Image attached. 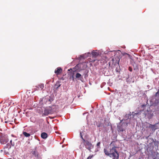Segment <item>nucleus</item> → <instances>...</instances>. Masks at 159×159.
<instances>
[{
    "label": "nucleus",
    "mask_w": 159,
    "mask_h": 159,
    "mask_svg": "<svg viewBox=\"0 0 159 159\" xmlns=\"http://www.w3.org/2000/svg\"><path fill=\"white\" fill-rule=\"evenodd\" d=\"M116 147L114 146L111 148H110L109 151L105 148L104 150V152L106 155L111 157H115L116 156H117V155H119V153L116 149Z\"/></svg>",
    "instance_id": "nucleus-1"
},
{
    "label": "nucleus",
    "mask_w": 159,
    "mask_h": 159,
    "mask_svg": "<svg viewBox=\"0 0 159 159\" xmlns=\"http://www.w3.org/2000/svg\"><path fill=\"white\" fill-rule=\"evenodd\" d=\"M56 110V106H49L45 108L44 113L42 114V116H46L50 114L53 113Z\"/></svg>",
    "instance_id": "nucleus-2"
},
{
    "label": "nucleus",
    "mask_w": 159,
    "mask_h": 159,
    "mask_svg": "<svg viewBox=\"0 0 159 159\" xmlns=\"http://www.w3.org/2000/svg\"><path fill=\"white\" fill-rule=\"evenodd\" d=\"M83 143L85 148L90 151L91 149L93 148L92 143L88 140H84V142Z\"/></svg>",
    "instance_id": "nucleus-3"
},
{
    "label": "nucleus",
    "mask_w": 159,
    "mask_h": 159,
    "mask_svg": "<svg viewBox=\"0 0 159 159\" xmlns=\"http://www.w3.org/2000/svg\"><path fill=\"white\" fill-rule=\"evenodd\" d=\"M11 136L12 138L10 140V143L12 146L13 147L15 146L16 142L17 141V139L16 136H14L13 134L11 135Z\"/></svg>",
    "instance_id": "nucleus-4"
},
{
    "label": "nucleus",
    "mask_w": 159,
    "mask_h": 159,
    "mask_svg": "<svg viewBox=\"0 0 159 159\" xmlns=\"http://www.w3.org/2000/svg\"><path fill=\"white\" fill-rule=\"evenodd\" d=\"M31 153L36 158H38L39 157V153L36 148L33 149Z\"/></svg>",
    "instance_id": "nucleus-5"
},
{
    "label": "nucleus",
    "mask_w": 159,
    "mask_h": 159,
    "mask_svg": "<svg viewBox=\"0 0 159 159\" xmlns=\"http://www.w3.org/2000/svg\"><path fill=\"white\" fill-rule=\"evenodd\" d=\"M62 71V69L60 67L56 68L54 71L55 73L57 75H59L61 74Z\"/></svg>",
    "instance_id": "nucleus-6"
},
{
    "label": "nucleus",
    "mask_w": 159,
    "mask_h": 159,
    "mask_svg": "<svg viewBox=\"0 0 159 159\" xmlns=\"http://www.w3.org/2000/svg\"><path fill=\"white\" fill-rule=\"evenodd\" d=\"M35 87L36 88L34 89L35 90H38L40 89L41 90L43 89V88L44 87V86L43 84H39L38 85L36 86Z\"/></svg>",
    "instance_id": "nucleus-7"
},
{
    "label": "nucleus",
    "mask_w": 159,
    "mask_h": 159,
    "mask_svg": "<svg viewBox=\"0 0 159 159\" xmlns=\"http://www.w3.org/2000/svg\"><path fill=\"white\" fill-rule=\"evenodd\" d=\"M117 130L118 131L123 132L125 130V127L123 125L117 126Z\"/></svg>",
    "instance_id": "nucleus-8"
},
{
    "label": "nucleus",
    "mask_w": 159,
    "mask_h": 159,
    "mask_svg": "<svg viewBox=\"0 0 159 159\" xmlns=\"http://www.w3.org/2000/svg\"><path fill=\"white\" fill-rule=\"evenodd\" d=\"M75 77L76 78L78 79V80H82V79H83V77L79 73H76Z\"/></svg>",
    "instance_id": "nucleus-9"
},
{
    "label": "nucleus",
    "mask_w": 159,
    "mask_h": 159,
    "mask_svg": "<svg viewBox=\"0 0 159 159\" xmlns=\"http://www.w3.org/2000/svg\"><path fill=\"white\" fill-rule=\"evenodd\" d=\"M92 54L93 57H95L99 55V53L97 50L95 51H93L92 52Z\"/></svg>",
    "instance_id": "nucleus-10"
},
{
    "label": "nucleus",
    "mask_w": 159,
    "mask_h": 159,
    "mask_svg": "<svg viewBox=\"0 0 159 159\" xmlns=\"http://www.w3.org/2000/svg\"><path fill=\"white\" fill-rule=\"evenodd\" d=\"M8 141L5 138H2L0 139V142L2 144H4L6 143Z\"/></svg>",
    "instance_id": "nucleus-11"
},
{
    "label": "nucleus",
    "mask_w": 159,
    "mask_h": 159,
    "mask_svg": "<svg viewBox=\"0 0 159 159\" xmlns=\"http://www.w3.org/2000/svg\"><path fill=\"white\" fill-rule=\"evenodd\" d=\"M48 137L47 134L45 132H43L41 134V137L43 139H46Z\"/></svg>",
    "instance_id": "nucleus-12"
},
{
    "label": "nucleus",
    "mask_w": 159,
    "mask_h": 159,
    "mask_svg": "<svg viewBox=\"0 0 159 159\" xmlns=\"http://www.w3.org/2000/svg\"><path fill=\"white\" fill-rule=\"evenodd\" d=\"M23 134L26 137H29L30 135V134L27 133L25 132H23Z\"/></svg>",
    "instance_id": "nucleus-13"
},
{
    "label": "nucleus",
    "mask_w": 159,
    "mask_h": 159,
    "mask_svg": "<svg viewBox=\"0 0 159 159\" xmlns=\"http://www.w3.org/2000/svg\"><path fill=\"white\" fill-rule=\"evenodd\" d=\"M61 84H59V83H57L55 85V87L56 89H57L58 88L60 87Z\"/></svg>",
    "instance_id": "nucleus-14"
},
{
    "label": "nucleus",
    "mask_w": 159,
    "mask_h": 159,
    "mask_svg": "<svg viewBox=\"0 0 159 159\" xmlns=\"http://www.w3.org/2000/svg\"><path fill=\"white\" fill-rule=\"evenodd\" d=\"M11 146H12V145L10 144V143L9 144V143H7L6 145V147L7 148H8V149H9V148H10L11 147Z\"/></svg>",
    "instance_id": "nucleus-15"
},
{
    "label": "nucleus",
    "mask_w": 159,
    "mask_h": 159,
    "mask_svg": "<svg viewBox=\"0 0 159 159\" xmlns=\"http://www.w3.org/2000/svg\"><path fill=\"white\" fill-rule=\"evenodd\" d=\"M80 137H81V138L82 139V140H83V142H84V140H85V139H84L83 136H82V133L81 132H80Z\"/></svg>",
    "instance_id": "nucleus-16"
},
{
    "label": "nucleus",
    "mask_w": 159,
    "mask_h": 159,
    "mask_svg": "<svg viewBox=\"0 0 159 159\" xmlns=\"http://www.w3.org/2000/svg\"><path fill=\"white\" fill-rule=\"evenodd\" d=\"M149 127H150L152 129H154L155 127V125H152L151 124H150V125Z\"/></svg>",
    "instance_id": "nucleus-17"
},
{
    "label": "nucleus",
    "mask_w": 159,
    "mask_h": 159,
    "mask_svg": "<svg viewBox=\"0 0 159 159\" xmlns=\"http://www.w3.org/2000/svg\"><path fill=\"white\" fill-rule=\"evenodd\" d=\"M100 143L99 142L97 143V146L98 148H100Z\"/></svg>",
    "instance_id": "nucleus-18"
},
{
    "label": "nucleus",
    "mask_w": 159,
    "mask_h": 159,
    "mask_svg": "<svg viewBox=\"0 0 159 159\" xmlns=\"http://www.w3.org/2000/svg\"><path fill=\"white\" fill-rule=\"evenodd\" d=\"M53 101V99L51 98H50L48 100V101L49 102H51Z\"/></svg>",
    "instance_id": "nucleus-19"
},
{
    "label": "nucleus",
    "mask_w": 159,
    "mask_h": 159,
    "mask_svg": "<svg viewBox=\"0 0 159 159\" xmlns=\"http://www.w3.org/2000/svg\"><path fill=\"white\" fill-rule=\"evenodd\" d=\"M112 159H119V155H117V156H116L115 157H113Z\"/></svg>",
    "instance_id": "nucleus-20"
},
{
    "label": "nucleus",
    "mask_w": 159,
    "mask_h": 159,
    "mask_svg": "<svg viewBox=\"0 0 159 159\" xmlns=\"http://www.w3.org/2000/svg\"><path fill=\"white\" fill-rule=\"evenodd\" d=\"M93 155H92V156L91 155H90V156H89L87 159H91L93 157Z\"/></svg>",
    "instance_id": "nucleus-21"
},
{
    "label": "nucleus",
    "mask_w": 159,
    "mask_h": 159,
    "mask_svg": "<svg viewBox=\"0 0 159 159\" xmlns=\"http://www.w3.org/2000/svg\"><path fill=\"white\" fill-rule=\"evenodd\" d=\"M129 70L130 71V72H131L132 71V68L131 67H129Z\"/></svg>",
    "instance_id": "nucleus-22"
},
{
    "label": "nucleus",
    "mask_w": 159,
    "mask_h": 159,
    "mask_svg": "<svg viewBox=\"0 0 159 159\" xmlns=\"http://www.w3.org/2000/svg\"><path fill=\"white\" fill-rule=\"evenodd\" d=\"M158 95H159V91H158L156 93V94H155V96H157Z\"/></svg>",
    "instance_id": "nucleus-23"
},
{
    "label": "nucleus",
    "mask_w": 159,
    "mask_h": 159,
    "mask_svg": "<svg viewBox=\"0 0 159 159\" xmlns=\"http://www.w3.org/2000/svg\"><path fill=\"white\" fill-rule=\"evenodd\" d=\"M83 65V64L80 63V64H78L76 66H81V65Z\"/></svg>",
    "instance_id": "nucleus-24"
},
{
    "label": "nucleus",
    "mask_w": 159,
    "mask_h": 159,
    "mask_svg": "<svg viewBox=\"0 0 159 159\" xmlns=\"http://www.w3.org/2000/svg\"><path fill=\"white\" fill-rule=\"evenodd\" d=\"M84 147V146H82L81 145H80V149H82Z\"/></svg>",
    "instance_id": "nucleus-25"
},
{
    "label": "nucleus",
    "mask_w": 159,
    "mask_h": 159,
    "mask_svg": "<svg viewBox=\"0 0 159 159\" xmlns=\"http://www.w3.org/2000/svg\"><path fill=\"white\" fill-rule=\"evenodd\" d=\"M126 81L127 82H128L130 81L129 80V78H128L126 79Z\"/></svg>",
    "instance_id": "nucleus-26"
},
{
    "label": "nucleus",
    "mask_w": 159,
    "mask_h": 159,
    "mask_svg": "<svg viewBox=\"0 0 159 159\" xmlns=\"http://www.w3.org/2000/svg\"><path fill=\"white\" fill-rule=\"evenodd\" d=\"M70 70H71V71H72V72H73V71L72 70V69H68V71H70Z\"/></svg>",
    "instance_id": "nucleus-27"
},
{
    "label": "nucleus",
    "mask_w": 159,
    "mask_h": 159,
    "mask_svg": "<svg viewBox=\"0 0 159 159\" xmlns=\"http://www.w3.org/2000/svg\"><path fill=\"white\" fill-rule=\"evenodd\" d=\"M72 77L73 78V80H74V74H73L72 75Z\"/></svg>",
    "instance_id": "nucleus-28"
},
{
    "label": "nucleus",
    "mask_w": 159,
    "mask_h": 159,
    "mask_svg": "<svg viewBox=\"0 0 159 159\" xmlns=\"http://www.w3.org/2000/svg\"><path fill=\"white\" fill-rule=\"evenodd\" d=\"M145 106H146V105H142V107H145Z\"/></svg>",
    "instance_id": "nucleus-29"
},
{
    "label": "nucleus",
    "mask_w": 159,
    "mask_h": 159,
    "mask_svg": "<svg viewBox=\"0 0 159 159\" xmlns=\"http://www.w3.org/2000/svg\"><path fill=\"white\" fill-rule=\"evenodd\" d=\"M137 114H138L137 113H135V114L136 115H137Z\"/></svg>",
    "instance_id": "nucleus-30"
},
{
    "label": "nucleus",
    "mask_w": 159,
    "mask_h": 159,
    "mask_svg": "<svg viewBox=\"0 0 159 159\" xmlns=\"http://www.w3.org/2000/svg\"><path fill=\"white\" fill-rule=\"evenodd\" d=\"M5 123H7V121H5Z\"/></svg>",
    "instance_id": "nucleus-31"
}]
</instances>
